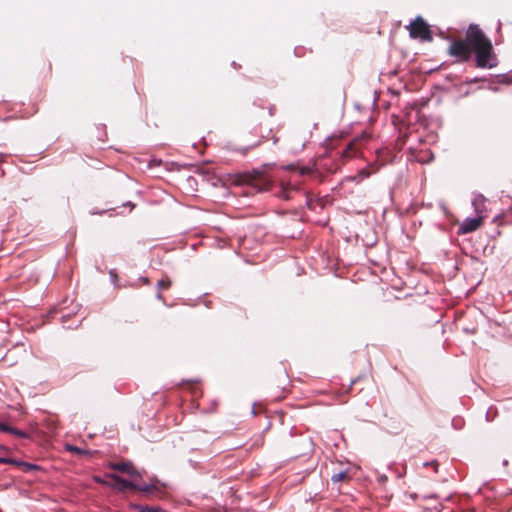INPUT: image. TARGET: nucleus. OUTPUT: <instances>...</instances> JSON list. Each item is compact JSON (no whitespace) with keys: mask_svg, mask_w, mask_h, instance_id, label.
Returning <instances> with one entry per match:
<instances>
[{"mask_svg":"<svg viewBox=\"0 0 512 512\" xmlns=\"http://www.w3.org/2000/svg\"><path fill=\"white\" fill-rule=\"evenodd\" d=\"M472 52L475 54L476 67L491 69L497 66L498 59L491 40L475 24L468 27L465 39L452 41L448 48L449 55L459 62H467Z\"/></svg>","mask_w":512,"mask_h":512,"instance_id":"obj_1","label":"nucleus"},{"mask_svg":"<svg viewBox=\"0 0 512 512\" xmlns=\"http://www.w3.org/2000/svg\"><path fill=\"white\" fill-rule=\"evenodd\" d=\"M107 481L104 483L109 487L124 492L126 490H137L145 494L161 493L164 489L168 488L167 483H161L157 478H152L149 484H140L138 480H126L115 474H107Z\"/></svg>","mask_w":512,"mask_h":512,"instance_id":"obj_2","label":"nucleus"},{"mask_svg":"<svg viewBox=\"0 0 512 512\" xmlns=\"http://www.w3.org/2000/svg\"><path fill=\"white\" fill-rule=\"evenodd\" d=\"M231 181L236 185L247 184L258 192L270 191L273 186V179L269 174L261 170H254L250 173H243L237 176L229 175L226 182Z\"/></svg>","mask_w":512,"mask_h":512,"instance_id":"obj_3","label":"nucleus"},{"mask_svg":"<svg viewBox=\"0 0 512 512\" xmlns=\"http://www.w3.org/2000/svg\"><path fill=\"white\" fill-rule=\"evenodd\" d=\"M409 32L412 38H420L423 41H432V32L429 25L424 21L423 18L417 17L410 25Z\"/></svg>","mask_w":512,"mask_h":512,"instance_id":"obj_4","label":"nucleus"},{"mask_svg":"<svg viewBox=\"0 0 512 512\" xmlns=\"http://www.w3.org/2000/svg\"><path fill=\"white\" fill-rule=\"evenodd\" d=\"M110 468L128 474L132 479L140 480L143 476L142 471L137 470L130 461H120L110 463Z\"/></svg>","mask_w":512,"mask_h":512,"instance_id":"obj_5","label":"nucleus"},{"mask_svg":"<svg viewBox=\"0 0 512 512\" xmlns=\"http://www.w3.org/2000/svg\"><path fill=\"white\" fill-rule=\"evenodd\" d=\"M486 215H480L476 218H467L465 219L459 227V234H468L479 229L484 221Z\"/></svg>","mask_w":512,"mask_h":512,"instance_id":"obj_6","label":"nucleus"},{"mask_svg":"<svg viewBox=\"0 0 512 512\" xmlns=\"http://www.w3.org/2000/svg\"><path fill=\"white\" fill-rule=\"evenodd\" d=\"M368 138V136H362L361 138H356L352 140L343 151L342 156L345 158H353L356 157L360 151L362 141Z\"/></svg>","mask_w":512,"mask_h":512,"instance_id":"obj_7","label":"nucleus"},{"mask_svg":"<svg viewBox=\"0 0 512 512\" xmlns=\"http://www.w3.org/2000/svg\"><path fill=\"white\" fill-rule=\"evenodd\" d=\"M297 190H298V187H296L295 185H292L290 182H287V183L282 182L280 190L277 193V196L283 200H290L291 199L290 193L292 191H297Z\"/></svg>","mask_w":512,"mask_h":512,"instance_id":"obj_8","label":"nucleus"},{"mask_svg":"<svg viewBox=\"0 0 512 512\" xmlns=\"http://www.w3.org/2000/svg\"><path fill=\"white\" fill-rule=\"evenodd\" d=\"M0 432L8 433L18 438H24L26 436L24 431L18 430L17 428L10 426L8 423L3 421H0Z\"/></svg>","mask_w":512,"mask_h":512,"instance_id":"obj_9","label":"nucleus"},{"mask_svg":"<svg viewBox=\"0 0 512 512\" xmlns=\"http://www.w3.org/2000/svg\"><path fill=\"white\" fill-rule=\"evenodd\" d=\"M0 462L18 465L22 467L24 471L36 470L39 468L36 464L21 462L14 459L0 458Z\"/></svg>","mask_w":512,"mask_h":512,"instance_id":"obj_10","label":"nucleus"},{"mask_svg":"<svg viewBox=\"0 0 512 512\" xmlns=\"http://www.w3.org/2000/svg\"><path fill=\"white\" fill-rule=\"evenodd\" d=\"M485 203H486V198L483 195H479V196L475 197V199L473 200V206H474L475 211L478 214V216L485 215V212H486Z\"/></svg>","mask_w":512,"mask_h":512,"instance_id":"obj_11","label":"nucleus"},{"mask_svg":"<svg viewBox=\"0 0 512 512\" xmlns=\"http://www.w3.org/2000/svg\"><path fill=\"white\" fill-rule=\"evenodd\" d=\"M378 170V167L376 165H371L369 168H363L358 172V175L356 178H358V181H362L364 178L370 177L373 173H375Z\"/></svg>","mask_w":512,"mask_h":512,"instance_id":"obj_12","label":"nucleus"},{"mask_svg":"<svg viewBox=\"0 0 512 512\" xmlns=\"http://www.w3.org/2000/svg\"><path fill=\"white\" fill-rule=\"evenodd\" d=\"M349 479V475L347 471H341L332 475L331 480L333 483H338L341 481H346Z\"/></svg>","mask_w":512,"mask_h":512,"instance_id":"obj_13","label":"nucleus"},{"mask_svg":"<svg viewBox=\"0 0 512 512\" xmlns=\"http://www.w3.org/2000/svg\"><path fill=\"white\" fill-rule=\"evenodd\" d=\"M171 286V281L170 280H159L158 283H157V288L160 290V289H167Z\"/></svg>","mask_w":512,"mask_h":512,"instance_id":"obj_14","label":"nucleus"},{"mask_svg":"<svg viewBox=\"0 0 512 512\" xmlns=\"http://www.w3.org/2000/svg\"><path fill=\"white\" fill-rule=\"evenodd\" d=\"M299 173L301 175H306V174H309L311 173V169L309 167H302L300 170H299Z\"/></svg>","mask_w":512,"mask_h":512,"instance_id":"obj_15","label":"nucleus"},{"mask_svg":"<svg viewBox=\"0 0 512 512\" xmlns=\"http://www.w3.org/2000/svg\"><path fill=\"white\" fill-rule=\"evenodd\" d=\"M74 452H76L77 454H80V455H86V454H89V450H82V449H79V450H73Z\"/></svg>","mask_w":512,"mask_h":512,"instance_id":"obj_16","label":"nucleus"},{"mask_svg":"<svg viewBox=\"0 0 512 512\" xmlns=\"http://www.w3.org/2000/svg\"><path fill=\"white\" fill-rule=\"evenodd\" d=\"M141 511H147V512H158V509H150L148 507H142Z\"/></svg>","mask_w":512,"mask_h":512,"instance_id":"obj_17","label":"nucleus"},{"mask_svg":"<svg viewBox=\"0 0 512 512\" xmlns=\"http://www.w3.org/2000/svg\"><path fill=\"white\" fill-rule=\"evenodd\" d=\"M140 280L144 283V284H149V279L146 278V277H141Z\"/></svg>","mask_w":512,"mask_h":512,"instance_id":"obj_18","label":"nucleus"},{"mask_svg":"<svg viewBox=\"0 0 512 512\" xmlns=\"http://www.w3.org/2000/svg\"><path fill=\"white\" fill-rule=\"evenodd\" d=\"M64 448L70 449V448H77V447H76V446H74V445H71V444H66V445L64 446Z\"/></svg>","mask_w":512,"mask_h":512,"instance_id":"obj_19","label":"nucleus"},{"mask_svg":"<svg viewBox=\"0 0 512 512\" xmlns=\"http://www.w3.org/2000/svg\"><path fill=\"white\" fill-rule=\"evenodd\" d=\"M156 297H157V299H159V300H162V299H163L162 294H161L160 292H158V293H157Z\"/></svg>","mask_w":512,"mask_h":512,"instance_id":"obj_20","label":"nucleus"},{"mask_svg":"<svg viewBox=\"0 0 512 512\" xmlns=\"http://www.w3.org/2000/svg\"><path fill=\"white\" fill-rule=\"evenodd\" d=\"M247 152H248V149H243V150H241V153H242V154H246Z\"/></svg>","mask_w":512,"mask_h":512,"instance_id":"obj_21","label":"nucleus"},{"mask_svg":"<svg viewBox=\"0 0 512 512\" xmlns=\"http://www.w3.org/2000/svg\"><path fill=\"white\" fill-rule=\"evenodd\" d=\"M287 169L292 170V169H294V166H293V165H289V166L287 167Z\"/></svg>","mask_w":512,"mask_h":512,"instance_id":"obj_22","label":"nucleus"}]
</instances>
